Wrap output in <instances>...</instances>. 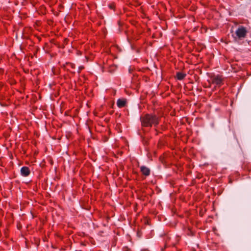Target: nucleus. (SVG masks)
<instances>
[{"label": "nucleus", "mask_w": 251, "mask_h": 251, "mask_svg": "<svg viewBox=\"0 0 251 251\" xmlns=\"http://www.w3.org/2000/svg\"><path fill=\"white\" fill-rule=\"evenodd\" d=\"M230 69H229L231 72H237L240 69V67L238 64H230Z\"/></svg>", "instance_id": "7"}, {"label": "nucleus", "mask_w": 251, "mask_h": 251, "mask_svg": "<svg viewBox=\"0 0 251 251\" xmlns=\"http://www.w3.org/2000/svg\"><path fill=\"white\" fill-rule=\"evenodd\" d=\"M21 175L23 176L26 177L30 174V171L28 167L24 166L21 169Z\"/></svg>", "instance_id": "5"}, {"label": "nucleus", "mask_w": 251, "mask_h": 251, "mask_svg": "<svg viewBox=\"0 0 251 251\" xmlns=\"http://www.w3.org/2000/svg\"><path fill=\"white\" fill-rule=\"evenodd\" d=\"M63 67L64 68H66V66H65V64H63Z\"/></svg>", "instance_id": "15"}, {"label": "nucleus", "mask_w": 251, "mask_h": 251, "mask_svg": "<svg viewBox=\"0 0 251 251\" xmlns=\"http://www.w3.org/2000/svg\"><path fill=\"white\" fill-rule=\"evenodd\" d=\"M132 71V70L131 69H129V73H131Z\"/></svg>", "instance_id": "14"}, {"label": "nucleus", "mask_w": 251, "mask_h": 251, "mask_svg": "<svg viewBox=\"0 0 251 251\" xmlns=\"http://www.w3.org/2000/svg\"><path fill=\"white\" fill-rule=\"evenodd\" d=\"M186 75L185 73H182V72H177L176 73V77L177 79L179 80H181L183 79L186 76Z\"/></svg>", "instance_id": "9"}, {"label": "nucleus", "mask_w": 251, "mask_h": 251, "mask_svg": "<svg viewBox=\"0 0 251 251\" xmlns=\"http://www.w3.org/2000/svg\"><path fill=\"white\" fill-rule=\"evenodd\" d=\"M140 171L143 175L146 176H149L151 174L150 168L145 166H141L140 167Z\"/></svg>", "instance_id": "6"}, {"label": "nucleus", "mask_w": 251, "mask_h": 251, "mask_svg": "<svg viewBox=\"0 0 251 251\" xmlns=\"http://www.w3.org/2000/svg\"><path fill=\"white\" fill-rule=\"evenodd\" d=\"M211 83L215 85V87L220 88L224 83L225 77L221 75H211L210 76Z\"/></svg>", "instance_id": "2"}, {"label": "nucleus", "mask_w": 251, "mask_h": 251, "mask_svg": "<svg viewBox=\"0 0 251 251\" xmlns=\"http://www.w3.org/2000/svg\"><path fill=\"white\" fill-rule=\"evenodd\" d=\"M100 67L102 72L112 73L117 69V67L114 64H102Z\"/></svg>", "instance_id": "4"}, {"label": "nucleus", "mask_w": 251, "mask_h": 251, "mask_svg": "<svg viewBox=\"0 0 251 251\" xmlns=\"http://www.w3.org/2000/svg\"><path fill=\"white\" fill-rule=\"evenodd\" d=\"M142 126L145 127H151L152 126H156L159 124V118L154 114H146L141 117Z\"/></svg>", "instance_id": "1"}, {"label": "nucleus", "mask_w": 251, "mask_h": 251, "mask_svg": "<svg viewBox=\"0 0 251 251\" xmlns=\"http://www.w3.org/2000/svg\"><path fill=\"white\" fill-rule=\"evenodd\" d=\"M186 234L189 236H192L194 235V232L190 228H188L186 229L185 231Z\"/></svg>", "instance_id": "10"}, {"label": "nucleus", "mask_w": 251, "mask_h": 251, "mask_svg": "<svg viewBox=\"0 0 251 251\" xmlns=\"http://www.w3.org/2000/svg\"><path fill=\"white\" fill-rule=\"evenodd\" d=\"M247 33L248 30L246 27L243 26H240L235 31L236 36L239 39L245 38Z\"/></svg>", "instance_id": "3"}, {"label": "nucleus", "mask_w": 251, "mask_h": 251, "mask_svg": "<svg viewBox=\"0 0 251 251\" xmlns=\"http://www.w3.org/2000/svg\"><path fill=\"white\" fill-rule=\"evenodd\" d=\"M109 7L111 9H113L115 7V6L113 4H111L109 5Z\"/></svg>", "instance_id": "13"}, {"label": "nucleus", "mask_w": 251, "mask_h": 251, "mask_svg": "<svg viewBox=\"0 0 251 251\" xmlns=\"http://www.w3.org/2000/svg\"><path fill=\"white\" fill-rule=\"evenodd\" d=\"M66 65H69L73 69L75 70V64H66ZM73 73H75V70L72 71Z\"/></svg>", "instance_id": "11"}, {"label": "nucleus", "mask_w": 251, "mask_h": 251, "mask_svg": "<svg viewBox=\"0 0 251 251\" xmlns=\"http://www.w3.org/2000/svg\"><path fill=\"white\" fill-rule=\"evenodd\" d=\"M83 68H84V67H82V66H80V67H78V69L77 70V72L78 73H79L80 72L81 70L82 69H83Z\"/></svg>", "instance_id": "12"}, {"label": "nucleus", "mask_w": 251, "mask_h": 251, "mask_svg": "<svg viewBox=\"0 0 251 251\" xmlns=\"http://www.w3.org/2000/svg\"><path fill=\"white\" fill-rule=\"evenodd\" d=\"M126 100L124 99H118L117 102V105L119 108H122L125 106Z\"/></svg>", "instance_id": "8"}]
</instances>
